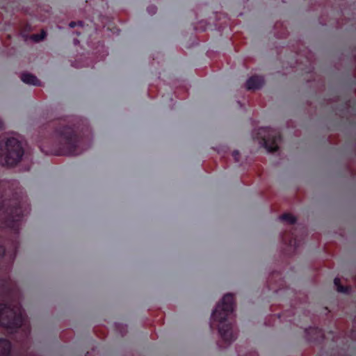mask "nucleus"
Returning <instances> with one entry per match:
<instances>
[{
	"label": "nucleus",
	"mask_w": 356,
	"mask_h": 356,
	"mask_svg": "<svg viewBox=\"0 0 356 356\" xmlns=\"http://www.w3.org/2000/svg\"><path fill=\"white\" fill-rule=\"evenodd\" d=\"M21 80L29 85L40 86V80L33 74L30 73H24L21 76Z\"/></svg>",
	"instance_id": "nucleus-11"
},
{
	"label": "nucleus",
	"mask_w": 356,
	"mask_h": 356,
	"mask_svg": "<svg viewBox=\"0 0 356 356\" xmlns=\"http://www.w3.org/2000/svg\"><path fill=\"white\" fill-rule=\"evenodd\" d=\"M5 252H6V250H5L4 247L3 245H0V258H1L5 254Z\"/></svg>",
	"instance_id": "nucleus-19"
},
{
	"label": "nucleus",
	"mask_w": 356,
	"mask_h": 356,
	"mask_svg": "<svg viewBox=\"0 0 356 356\" xmlns=\"http://www.w3.org/2000/svg\"><path fill=\"white\" fill-rule=\"evenodd\" d=\"M74 43L75 45L78 44L79 43V41L78 39H74Z\"/></svg>",
	"instance_id": "nucleus-22"
},
{
	"label": "nucleus",
	"mask_w": 356,
	"mask_h": 356,
	"mask_svg": "<svg viewBox=\"0 0 356 356\" xmlns=\"http://www.w3.org/2000/svg\"><path fill=\"white\" fill-rule=\"evenodd\" d=\"M46 35H47L46 32L44 30H42L40 32V33L33 34L31 36V38L35 42H40V41L42 40L43 39H44V38L46 37Z\"/></svg>",
	"instance_id": "nucleus-16"
},
{
	"label": "nucleus",
	"mask_w": 356,
	"mask_h": 356,
	"mask_svg": "<svg viewBox=\"0 0 356 356\" xmlns=\"http://www.w3.org/2000/svg\"><path fill=\"white\" fill-rule=\"evenodd\" d=\"M282 241L285 244L297 249L299 245V241L293 232H291L289 234H284L282 236Z\"/></svg>",
	"instance_id": "nucleus-9"
},
{
	"label": "nucleus",
	"mask_w": 356,
	"mask_h": 356,
	"mask_svg": "<svg viewBox=\"0 0 356 356\" xmlns=\"http://www.w3.org/2000/svg\"><path fill=\"white\" fill-rule=\"evenodd\" d=\"M11 348L9 340L0 337V356H10Z\"/></svg>",
	"instance_id": "nucleus-10"
},
{
	"label": "nucleus",
	"mask_w": 356,
	"mask_h": 356,
	"mask_svg": "<svg viewBox=\"0 0 356 356\" xmlns=\"http://www.w3.org/2000/svg\"><path fill=\"white\" fill-rule=\"evenodd\" d=\"M18 245H19V243L17 240H15L14 241H13L12 251L9 254V265L10 266L12 265V264L13 263V261L16 257Z\"/></svg>",
	"instance_id": "nucleus-12"
},
{
	"label": "nucleus",
	"mask_w": 356,
	"mask_h": 356,
	"mask_svg": "<svg viewBox=\"0 0 356 356\" xmlns=\"http://www.w3.org/2000/svg\"><path fill=\"white\" fill-rule=\"evenodd\" d=\"M307 340L317 343H322L325 339L324 331L318 327H309L305 329Z\"/></svg>",
	"instance_id": "nucleus-7"
},
{
	"label": "nucleus",
	"mask_w": 356,
	"mask_h": 356,
	"mask_svg": "<svg viewBox=\"0 0 356 356\" xmlns=\"http://www.w3.org/2000/svg\"><path fill=\"white\" fill-rule=\"evenodd\" d=\"M24 152L22 143L15 138H8L5 143L1 141L0 164L14 166L21 161Z\"/></svg>",
	"instance_id": "nucleus-5"
},
{
	"label": "nucleus",
	"mask_w": 356,
	"mask_h": 356,
	"mask_svg": "<svg viewBox=\"0 0 356 356\" xmlns=\"http://www.w3.org/2000/svg\"><path fill=\"white\" fill-rule=\"evenodd\" d=\"M45 129H49L51 138L46 143H51L49 149L40 145V150L46 154L56 156H75L82 153L91 144L89 127L76 117H67L49 122Z\"/></svg>",
	"instance_id": "nucleus-1"
},
{
	"label": "nucleus",
	"mask_w": 356,
	"mask_h": 356,
	"mask_svg": "<svg viewBox=\"0 0 356 356\" xmlns=\"http://www.w3.org/2000/svg\"><path fill=\"white\" fill-rule=\"evenodd\" d=\"M259 139L269 152H275L279 149L278 143L282 140L280 133H271L269 127H261L258 129L255 136Z\"/></svg>",
	"instance_id": "nucleus-6"
},
{
	"label": "nucleus",
	"mask_w": 356,
	"mask_h": 356,
	"mask_svg": "<svg viewBox=\"0 0 356 356\" xmlns=\"http://www.w3.org/2000/svg\"><path fill=\"white\" fill-rule=\"evenodd\" d=\"M70 27L74 28L75 26H78L81 29V31L77 30L76 31V34L77 36H81L82 34L85 33L86 29L84 27V23L82 21H79L78 22H71L69 24Z\"/></svg>",
	"instance_id": "nucleus-13"
},
{
	"label": "nucleus",
	"mask_w": 356,
	"mask_h": 356,
	"mask_svg": "<svg viewBox=\"0 0 356 356\" xmlns=\"http://www.w3.org/2000/svg\"><path fill=\"white\" fill-rule=\"evenodd\" d=\"M239 155H240V153L238 150L233 151L232 156L234 157L236 162L239 161Z\"/></svg>",
	"instance_id": "nucleus-18"
},
{
	"label": "nucleus",
	"mask_w": 356,
	"mask_h": 356,
	"mask_svg": "<svg viewBox=\"0 0 356 356\" xmlns=\"http://www.w3.org/2000/svg\"><path fill=\"white\" fill-rule=\"evenodd\" d=\"M280 275H280V273H273V274L272 275V277H271V278H270V279H273V277L274 276H276V277H280Z\"/></svg>",
	"instance_id": "nucleus-21"
},
{
	"label": "nucleus",
	"mask_w": 356,
	"mask_h": 356,
	"mask_svg": "<svg viewBox=\"0 0 356 356\" xmlns=\"http://www.w3.org/2000/svg\"><path fill=\"white\" fill-rule=\"evenodd\" d=\"M25 330V334L27 336L30 334V332H31V329L29 327V326H27L24 328Z\"/></svg>",
	"instance_id": "nucleus-20"
},
{
	"label": "nucleus",
	"mask_w": 356,
	"mask_h": 356,
	"mask_svg": "<svg viewBox=\"0 0 356 356\" xmlns=\"http://www.w3.org/2000/svg\"><path fill=\"white\" fill-rule=\"evenodd\" d=\"M249 356H257V353L255 352L250 353Z\"/></svg>",
	"instance_id": "nucleus-24"
},
{
	"label": "nucleus",
	"mask_w": 356,
	"mask_h": 356,
	"mask_svg": "<svg viewBox=\"0 0 356 356\" xmlns=\"http://www.w3.org/2000/svg\"><path fill=\"white\" fill-rule=\"evenodd\" d=\"M334 284L337 287V290L341 293H348L349 291V288L348 286H344L341 284V280L338 277H335L334 280Z\"/></svg>",
	"instance_id": "nucleus-15"
},
{
	"label": "nucleus",
	"mask_w": 356,
	"mask_h": 356,
	"mask_svg": "<svg viewBox=\"0 0 356 356\" xmlns=\"http://www.w3.org/2000/svg\"><path fill=\"white\" fill-rule=\"evenodd\" d=\"M280 219L286 221L290 225H294L296 222V218L290 213H284L280 216Z\"/></svg>",
	"instance_id": "nucleus-14"
},
{
	"label": "nucleus",
	"mask_w": 356,
	"mask_h": 356,
	"mask_svg": "<svg viewBox=\"0 0 356 356\" xmlns=\"http://www.w3.org/2000/svg\"><path fill=\"white\" fill-rule=\"evenodd\" d=\"M0 211L3 213L2 223L17 237L24 215L21 202L17 200L0 201Z\"/></svg>",
	"instance_id": "nucleus-4"
},
{
	"label": "nucleus",
	"mask_w": 356,
	"mask_h": 356,
	"mask_svg": "<svg viewBox=\"0 0 356 356\" xmlns=\"http://www.w3.org/2000/svg\"><path fill=\"white\" fill-rule=\"evenodd\" d=\"M0 325L11 331L19 329L25 321L21 303L13 296V291L6 283L0 288Z\"/></svg>",
	"instance_id": "nucleus-2"
},
{
	"label": "nucleus",
	"mask_w": 356,
	"mask_h": 356,
	"mask_svg": "<svg viewBox=\"0 0 356 356\" xmlns=\"http://www.w3.org/2000/svg\"><path fill=\"white\" fill-rule=\"evenodd\" d=\"M330 334L332 335V341H334V334L333 332H330Z\"/></svg>",
	"instance_id": "nucleus-23"
},
{
	"label": "nucleus",
	"mask_w": 356,
	"mask_h": 356,
	"mask_svg": "<svg viewBox=\"0 0 356 356\" xmlns=\"http://www.w3.org/2000/svg\"><path fill=\"white\" fill-rule=\"evenodd\" d=\"M156 7L155 6H149L147 7V10L150 15H154L156 12Z\"/></svg>",
	"instance_id": "nucleus-17"
},
{
	"label": "nucleus",
	"mask_w": 356,
	"mask_h": 356,
	"mask_svg": "<svg viewBox=\"0 0 356 356\" xmlns=\"http://www.w3.org/2000/svg\"><path fill=\"white\" fill-rule=\"evenodd\" d=\"M264 84V79L261 76H252L246 81V88L248 90L260 89Z\"/></svg>",
	"instance_id": "nucleus-8"
},
{
	"label": "nucleus",
	"mask_w": 356,
	"mask_h": 356,
	"mask_svg": "<svg viewBox=\"0 0 356 356\" xmlns=\"http://www.w3.org/2000/svg\"><path fill=\"white\" fill-rule=\"evenodd\" d=\"M234 297L232 293L225 294L221 302L218 303L211 314L210 328L213 329V323H218V332L222 340L229 344L236 339L233 330V323L229 320L234 310Z\"/></svg>",
	"instance_id": "nucleus-3"
}]
</instances>
